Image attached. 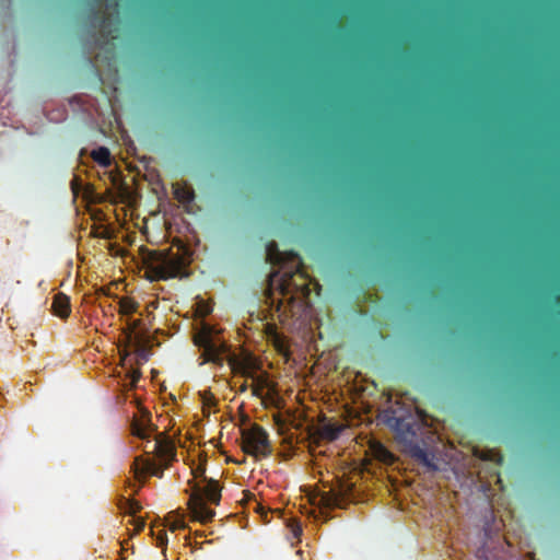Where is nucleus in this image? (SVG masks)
Wrapping results in <instances>:
<instances>
[{"instance_id":"31","label":"nucleus","mask_w":560,"mask_h":560,"mask_svg":"<svg viewBox=\"0 0 560 560\" xmlns=\"http://www.w3.org/2000/svg\"><path fill=\"white\" fill-rule=\"evenodd\" d=\"M143 527H144V522H143V521H141V522H140V524L138 525V528H137V529H138V530H141V529H143Z\"/></svg>"},{"instance_id":"6","label":"nucleus","mask_w":560,"mask_h":560,"mask_svg":"<svg viewBox=\"0 0 560 560\" xmlns=\"http://www.w3.org/2000/svg\"><path fill=\"white\" fill-rule=\"evenodd\" d=\"M194 342L201 350V364L211 362L223 365L224 355L229 352V347L224 342H217L212 336V328L210 326H202V328L195 334Z\"/></svg>"},{"instance_id":"8","label":"nucleus","mask_w":560,"mask_h":560,"mask_svg":"<svg viewBox=\"0 0 560 560\" xmlns=\"http://www.w3.org/2000/svg\"><path fill=\"white\" fill-rule=\"evenodd\" d=\"M91 18L93 27L97 28L101 34V38L96 40L98 46L102 47L109 39L116 38L114 33L117 30L114 27V21L105 12L93 11Z\"/></svg>"},{"instance_id":"18","label":"nucleus","mask_w":560,"mask_h":560,"mask_svg":"<svg viewBox=\"0 0 560 560\" xmlns=\"http://www.w3.org/2000/svg\"><path fill=\"white\" fill-rule=\"evenodd\" d=\"M289 527L291 529L293 538L299 539L302 535L301 525L295 520H291Z\"/></svg>"},{"instance_id":"11","label":"nucleus","mask_w":560,"mask_h":560,"mask_svg":"<svg viewBox=\"0 0 560 560\" xmlns=\"http://www.w3.org/2000/svg\"><path fill=\"white\" fill-rule=\"evenodd\" d=\"M342 430V425L335 423H326L320 428V436L328 441H335L339 438Z\"/></svg>"},{"instance_id":"29","label":"nucleus","mask_w":560,"mask_h":560,"mask_svg":"<svg viewBox=\"0 0 560 560\" xmlns=\"http://www.w3.org/2000/svg\"><path fill=\"white\" fill-rule=\"evenodd\" d=\"M180 527H184V525L182 524V522H176V523L173 525L172 529L174 530V529H176V528H180Z\"/></svg>"},{"instance_id":"26","label":"nucleus","mask_w":560,"mask_h":560,"mask_svg":"<svg viewBox=\"0 0 560 560\" xmlns=\"http://www.w3.org/2000/svg\"><path fill=\"white\" fill-rule=\"evenodd\" d=\"M255 510H256L258 513H260L261 515H266V512H265L264 506H262L260 503H258V502H256V508H255Z\"/></svg>"},{"instance_id":"20","label":"nucleus","mask_w":560,"mask_h":560,"mask_svg":"<svg viewBox=\"0 0 560 560\" xmlns=\"http://www.w3.org/2000/svg\"><path fill=\"white\" fill-rule=\"evenodd\" d=\"M70 186H71V190H72L73 195L78 196L81 190L80 179L78 177H73L70 183Z\"/></svg>"},{"instance_id":"30","label":"nucleus","mask_w":560,"mask_h":560,"mask_svg":"<svg viewBox=\"0 0 560 560\" xmlns=\"http://www.w3.org/2000/svg\"><path fill=\"white\" fill-rule=\"evenodd\" d=\"M5 277L12 279L13 278V271L12 270L8 271L5 273Z\"/></svg>"},{"instance_id":"28","label":"nucleus","mask_w":560,"mask_h":560,"mask_svg":"<svg viewBox=\"0 0 560 560\" xmlns=\"http://www.w3.org/2000/svg\"><path fill=\"white\" fill-rule=\"evenodd\" d=\"M260 390H261V388H260V387H258V386H256V385H255V386H253V395H255V396H260Z\"/></svg>"},{"instance_id":"27","label":"nucleus","mask_w":560,"mask_h":560,"mask_svg":"<svg viewBox=\"0 0 560 560\" xmlns=\"http://www.w3.org/2000/svg\"><path fill=\"white\" fill-rule=\"evenodd\" d=\"M244 495L247 501L255 500V495L250 493L249 491H244Z\"/></svg>"},{"instance_id":"5","label":"nucleus","mask_w":560,"mask_h":560,"mask_svg":"<svg viewBox=\"0 0 560 560\" xmlns=\"http://www.w3.org/2000/svg\"><path fill=\"white\" fill-rule=\"evenodd\" d=\"M151 430H153V428L150 423V413L148 411L143 415L141 420L133 419L131 423V433L141 440H148V444H151V448L145 450V453H153L160 459L166 462V468L171 462L175 460L176 448L172 441L164 438L162 434H159L154 441H150Z\"/></svg>"},{"instance_id":"13","label":"nucleus","mask_w":560,"mask_h":560,"mask_svg":"<svg viewBox=\"0 0 560 560\" xmlns=\"http://www.w3.org/2000/svg\"><path fill=\"white\" fill-rule=\"evenodd\" d=\"M92 158L102 166L110 165V152L105 147H100L92 151Z\"/></svg>"},{"instance_id":"23","label":"nucleus","mask_w":560,"mask_h":560,"mask_svg":"<svg viewBox=\"0 0 560 560\" xmlns=\"http://www.w3.org/2000/svg\"><path fill=\"white\" fill-rule=\"evenodd\" d=\"M378 456L383 459L392 458L393 455L383 445H378Z\"/></svg>"},{"instance_id":"21","label":"nucleus","mask_w":560,"mask_h":560,"mask_svg":"<svg viewBox=\"0 0 560 560\" xmlns=\"http://www.w3.org/2000/svg\"><path fill=\"white\" fill-rule=\"evenodd\" d=\"M140 326H141V319H129L128 320V328L130 330L129 337H131V334H133Z\"/></svg>"},{"instance_id":"22","label":"nucleus","mask_w":560,"mask_h":560,"mask_svg":"<svg viewBox=\"0 0 560 560\" xmlns=\"http://www.w3.org/2000/svg\"><path fill=\"white\" fill-rule=\"evenodd\" d=\"M126 505H128L127 512L132 515L139 512L141 509L140 504L135 501H126Z\"/></svg>"},{"instance_id":"17","label":"nucleus","mask_w":560,"mask_h":560,"mask_svg":"<svg viewBox=\"0 0 560 560\" xmlns=\"http://www.w3.org/2000/svg\"><path fill=\"white\" fill-rule=\"evenodd\" d=\"M201 401L205 407H212L215 405V398L212 393L203 392L200 394Z\"/></svg>"},{"instance_id":"14","label":"nucleus","mask_w":560,"mask_h":560,"mask_svg":"<svg viewBox=\"0 0 560 560\" xmlns=\"http://www.w3.org/2000/svg\"><path fill=\"white\" fill-rule=\"evenodd\" d=\"M191 474L194 475V480L198 482L208 481L210 478L206 476V465L203 463L199 464L197 467L191 469Z\"/></svg>"},{"instance_id":"2","label":"nucleus","mask_w":560,"mask_h":560,"mask_svg":"<svg viewBox=\"0 0 560 560\" xmlns=\"http://www.w3.org/2000/svg\"><path fill=\"white\" fill-rule=\"evenodd\" d=\"M385 423L395 432L396 440L404 451L412 458L430 469H436L425 450V439L431 433L418 419L411 415L397 417L393 411L386 416Z\"/></svg>"},{"instance_id":"4","label":"nucleus","mask_w":560,"mask_h":560,"mask_svg":"<svg viewBox=\"0 0 560 560\" xmlns=\"http://www.w3.org/2000/svg\"><path fill=\"white\" fill-rule=\"evenodd\" d=\"M188 485L191 491L188 509L192 520L203 524L211 522L215 516V512L207 506L206 500L215 505L220 504L221 488L219 482L212 478L203 482L190 479Z\"/></svg>"},{"instance_id":"12","label":"nucleus","mask_w":560,"mask_h":560,"mask_svg":"<svg viewBox=\"0 0 560 560\" xmlns=\"http://www.w3.org/2000/svg\"><path fill=\"white\" fill-rule=\"evenodd\" d=\"M139 303L130 298H122L119 301V313L126 316L138 313Z\"/></svg>"},{"instance_id":"3","label":"nucleus","mask_w":560,"mask_h":560,"mask_svg":"<svg viewBox=\"0 0 560 560\" xmlns=\"http://www.w3.org/2000/svg\"><path fill=\"white\" fill-rule=\"evenodd\" d=\"M189 262L186 253H174L172 249H145L142 257L145 277L150 281L188 277L186 268Z\"/></svg>"},{"instance_id":"24","label":"nucleus","mask_w":560,"mask_h":560,"mask_svg":"<svg viewBox=\"0 0 560 560\" xmlns=\"http://www.w3.org/2000/svg\"><path fill=\"white\" fill-rule=\"evenodd\" d=\"M140 376H141V373L140 371L138 370H133L130 372V378H131V384L135 386L137 384V382L140 380Z\"/></svg>"},{"instance_id":"10","label":"nucleus","mask_w":560,"mask_h":560,"mask_svg":"<svg viewBox=\"0 0 560 560\" xmlns=\"http://www.w3.org/2000/svg\"><path fill=\"white\" fill-rule=\"evenodd\" d=\"M55 315L60 318H67L70 315L71 306L69 298L63 293H58L54 296L51 305Z\"/></svg>"},{"instance_id":"7","label":"nucleus","mask_w":560,"mask_h":560,"mask_svg":"<svg viewBox=\"0 0 560 560\" xmlns=\"http://www.w3.org/2000/svg\"><path fill=\"white\" fill-rule=\"evenodd\" d=\"M243 451L253 456H268L271 454V446L267 431L259 424L254 423L242 430Z\"/></svg>"},{"instance_id":"19","label":"nucleus","mask_w":560,"mask_h":560,"mask_svg":"<svg viewBox=\"0 0 560 560\" xmlns=\"http://www.w3.org/2000/svg\"><path fill=\"white\" fill-rule=\"evenodd\" d=\"M158 546L165 548L167 545V535L165 530H160L156 537Z\"/></svg>"},{"instance_id":"9","label":"nucleus","mask_w":560,"mask_h":560,"mask_svg":"<svg viewBox=\"0 0 560 560\" xmlns=\"http://www.w3.org/2000/svg\"><path fill=\"white\" fill-rule=\"evenodd\" d=\"M133 474L137 479L143 478L147 474L162 478L164 468L161 467L154 459H142L137 457L132 465Z\"/></svg>"},{"instance_id":"15","label":"nucleus","mask_w":560,"mask_h":560,"mask_svg":"<svg viewBox=\"0 0 560 560\" xmlns=\"http://www.w3.org/2000/svg\"><path fill=\"white\" fill-rule=\"evenodd\" d=\"M174 194L180 202H190L195 198L194 191L186 189H176Z\"/></svg>"},{"instance_id":"16","label":"nucleus","mask_w":560,"mask_h":560,"mask_svg":"<svg viewBox=\"0 0 560 560\" xmlns=\"http://www.w3.org/2000/svg\"><path fill=\"white\" fill-rule=\"evenodd\" d=\"M229 364L235 371H241L243 374H247V366L244 363L240 362L235 357L229 358Z\"/></svg>"},{"instance_id":"32","label":"nucleus","mask_w":560,"mask_h":560,"mask_svg":"<svg viewBox=\"0 0 560 560\" xmlns=\"http://www.w3.org/2000/svg\"><path fill=\"white\" fill-rule=\"evenodd\" d=\"M281 253H277V260L280 259Z\"/></svg>"},{"instance_id":"1","label":"nucleus","mask_w":560,"mask_h":560,"mask_svg":"<svg viewBox=\"0 0 560 560\" xmlns=\"http://www.w3.org/2000/svg\"><path fill=\"white\" fill-rule=\"evenodd\" d=\"M268 291L271 306L276 305L280 311L288 302L292 306L295 302L302 306L311 295L310 280L302 270L301 262H298L293 269L280 267L270 273L268 278Z\"/></svg>"},{"instance_id":"25","label":"nucleus","mask_w":560,"mask_h":560,"mask_svg":"<svg viewBox=\"0 0 560 560\" xmlns=\"http://www.w3.org/2000/svg\"><path fill=\"white\" fill-rule=\"evenodd\" d=\"M267 248H268L270 258H272V255H273L272 250L273 249L277 250V244L275 242H271V243L268 244Z\"/></svg>"}]
</instances>
